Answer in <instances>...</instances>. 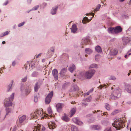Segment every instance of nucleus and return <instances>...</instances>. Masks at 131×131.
<instances>
[{"instance_id":"obj_33","label":"nucleus","mask_w":131,"mask_h":131,"mask_svg":"<svg viewBox=\"0 0 131 131\" xmlns=\"http://www.w3.org/2000/svg\"><path fill=\"white\" fill-rule=\"evenodd\" d=\"M69 82H65L62 86V88L63 89H65L68 86Z\"/></svg>"},{"instance_id":"obj_3","label":"nucleus","mask_w":131,"mask_h":131,"mask_svg":"<svg viewBox=\"0 0 131 131\" xmlns=\"http://www.w3.org/2000/svg\"><path fill=\"white\" fill-rule=\"evenodd\" d=\"M95 72V71L94 69L90 70L86 72L85 77L88 79H90L94 74Z\"/></svg>"},{"instance_id":"obj_4","label":"nucleus","mask_w":131,"mask_h":131,"mask_svg":"<svg viewBox=\"0 0 131 131\" xmlns=\"http://www.w3.org/2000/svg\"><path fill=\"white\" fill-rule=\"evenodd\" d=\"M53 95L52 91L50 92L47 96L45 100V103L47 104H49L50 102L51 98Z\"/></svg>"},{"instance_id":"obj_48","label":"nucleus","mask_w":131,"mask_h":131,"mask_svg":"<svg viewBox=\"0 0 131 131\" xmlns=\"http://www.w3.org/2000/svg\"><path fill=\"white\" fill-rule=\"evenodd\" d=\"M105 108L107 110H110V108L109 107V104L107 103L106 104L105 106Z\"/></svg>"},{"instance_id":"obj_42","label":"nucleus","mask_w":131,"mask_h":131,"mask_svg":"<svg viewBox=\"0 0 131 131\" xmlns=\"http://www.w3.org/2000/svg\"><path fill=\"white\" fill-rule=\"evenodd\" d=\"M101 56L99 54L96 55L95 57V59L96 61L98 60L100 58Z\"/></svg>"},{"instance_id":"obj_52","label":"nucleus","mask_w":131,"mask_h":131,"mask_svg":"<svg viewBox=\"0 0 131 131\" xmlns=\"http://www.w3.org/2000/svg\"><path fill=\"white\" fill-rule=\"evenodd\" d=\"M95 130L99 129L100 128V125H95Z\"/></svg>"},{"instance_id":"obj_56","label":"nucleus","mask_w":131,"mask_h":131,"mask_svg":"<svg viewBox=\"0 0 131 131\" xmlns=\"http://www.w3.org/2000/svg\"><path fill=\"white\" fill-rule=\"evenodd\" d=\"M24 23H25L24 22H22V23L19 24L18 25V26L19 27H20L21 26H23L24 25Z\"/></svg>"},{"instance_id":"obj_49","label":"nucleus","mask_w":131,"mask_h":131,"mask_svg":"<svg viewBox=\"0 0 131 131\" xmlns=\"http://www.w3.org/2000/svg\"><path fill=\"white\" fill-rule=\"evenodd\" d=\"M27 79V76H26L24 78H23L22 79V82H25L26 81Z\"/></svg>"},{"instance_id":"obj_57","label":"nucleus","mask_w":131,"mask_h":131,"mask_svg":"<svg viewBox=\"0 0 131 131\" xmlns=\"http://www.w3.org/2000/svg\"><path fill=\"white\" fill-rule=\"evenodd\" d=\"M82 105H84V106L85 107L86 106H87L88 105V103H82Z\"/></svg>"},{"instance_id":"obj_2","label":"nucleus","mask_w":131,"mask_h":131,"mask_svg":"<svg viewBox=\"0 0 131 131\" xmlns=\"http://www.w3.org/2000/svg\"><path fill=\"white\" fill-rule=\"evenodd\" d=\"M44 116L42 111L40 110H37L30 114L31 118H37L39 117L42 118H43Z\"/></svg>"},{"instance_id":"obj_27","label":"nucleus","mask_w":131,"mask_h":131,"mask_svg":"<svg viewBox=\"0 0 131 131\" xmlns=\"http://www.w3.org/2000/svg\"><path fill=\"white\" fill-rule=\"evenodd\" d=\"M71 129L72 131H78V128L75 126L72 125L71 126Z\"/></svg>"},{"instance_id":"obj_9","label":"nucleus","mask_w":131,"mask_h":131,"mask_svg":"<svg viewBox=\"0 0 131 131\" xmlns=\"http://www.w3.org/2000/svg\"><path fill=\"white\" fill-rule=\"evenodd\" d=\"M26 116L25 115H23L22 116L19 117V123L20 124L18 126L21 127V124L24 122V121L26 120Z\"/></svg>"},{"instance_id":"obj_53","label":"nucleus","mask_w":131,"mask_h":131,"mask_svg":"<svg viewBox=\"0 0 131 131\" xmlns=\"http://www.w3.org/2000/svg\"><path fill=\"white\" fill-rule=\"evenodd\" d=\"M104 131H111V128L110 127L105 129Z\"/></svg>"},{"instance_id":"obj_47","label":"nucleus","mask_w":131,"mask_h":131,"mask_svg":"<svg viewBox=\"0 0 131 131\" xmlns=\"http://www.w3.org/2000/svg\"><path fill=\"white\" fill-rule=\"evenodd\" d=\"M6 117V116H5L4 118H2V117L1 116V111L0 112V122H1L2 121H3L4 119H5Z\"/></svg>"},{"instance_id":"obj_50","label":"nucleus","mask_w":131,"mask_h":131,"mask_svg":"<svg viewBox=\"0 0 131 131\" xmlns=\"http://www.w3.org/2000/svg\"><path fill=\"white\" fill-rule=\"evenodd\" d=\"M39 7V5H37L36 6L32 8V10H37Z\"/></svg>"},{"instance_id":"obj_59","label":"nucleus","mask_w":131,"mask_h":131,"mask_svg":"<svg viewBox=\"0 0 131 131\" xmlns=\"http://www.w3.org/2000/svg\"><path fill=\"white\" fill-rule=\"evenodd\" d=\"M17 129V127L15 126L14 127L13 129V131H16Z\"/></svg>"},{"instance_id":"obj_60","label":"nucleus","mask_w":131,"mask_h":131,"mask_svg":"<svg viewBox=\"0 0 131 131\" xmlns=\"http://www.w3.org/2000/svg\"><path fill=\"white\" fill-rule=\"evenodd\" d=\"M41 54V53H39V54H38V55L36 56L35 57L36 58H38L40 56Z\"/></svg>"},{"instance_id":"obj_41","label":"nucleus","mask_w":131,"mask_h":131,"mask_svg":"<svg viewBox=\"0 0 131 131\" xmlns=\"http://www.w3.org/2000/svg\"><path fill=\"white\" fill-rule=\"evenodd\" d=\"M76 124L78 125H81L83 124V123L81 121H80L79 119L78 120V121L76 123Z\"/></svg>"},{"instance_id":"obj_58","label":"nucleus","mask_w":131,"mask_h":131,"mask_svg":"<svg viewBox=\"0 0 131 131\" xmlns=\"http://www.w3.org/2000/svg\"><path fill=\"white\" fill-rule=\"evenodd\" d=\"M16 64V62H15L14 61L12 63V65L13 66H15Z\"/></svg>"},{"instance_id":"obj_40","label":"nucleus","mask_w":131,"mask_h":131,"mask_svg":"<svg viewBox=\"0 0 131 131\" xmlns=\"http://www.w3.org/2000/svg\"><path fill=\"white\" fill-rule=\"evenodd\" d=\"M107 122H108L107 121L103 120L102 121L101 123L103 125L106 126L107 125Z\"/></svg>"},{"instance_id":"obj_39","label":"nucleus","mask_w":131,"mask_h":131,"mask_svg":"<svg viewBox=\"0 0 131 131\" xmlns=\"http://www.w3.org/2000/svg\"><path fill=\"white\" fill-rule=\"evenodd\" d=\"M88 122L90 123L93 122L94 121V118L92 117H89V119L88 120Z\"/></svg>"},{"instance_id":"obj_51","label":"nucleus","mask_w":131,"mask_h":131,"mask_svg":"<svg viewBox=\"0 0 131 131\" xmlns=\"http://www.w3.org/2000/svg\"><path fill=\"white\" fill-rule=\"evenodd\" d=\"M88 40L87 39H86L85 40H83L82 42V44H85V45H86L87 44L86 42Z\"/></svg>"},{"instance_id":"obj_38","label":"nucleus","mask_w":131,"mask_h":131,"mask_svg":"<svg viewBox=\"0 0 131 131\" xmlns=\"http://www.w3.org/2000/svg\"><path fill=\"white\" fill-rule=\"evenodd\" d=\"M97 65L95 64H91L89 67V68H96Z\"/></svg>"},{"instance_id":"obj_11","label":"nucleus","mask_w":131,"mask_h":131,"mask_svg":"<svg viewBox=\"0 0 131 131\" xmlns=\"http://www.w3.org/2000/svg\"><path fill=\"white\" fill-rule=\"evenodd\" d=\"M6 101V102H4L5 106L6 107H8L9 106H11L12 104V101L8 100V99H5Z\"/></svg>"},{"instance_id":"obj_24","label":"nucleus","mask_w":131,"mask_h":131,"mask_svg":"<svg viewBox=\"0 0 131 131\" xmlns=\"http://www.w3.org/2000/svg\"><path fill=\"white\" fill-rule=\"evenodd\" d=\"M117 53V51L115 50H112L110 52V54L112 55H114L116 54Z\"/></svg>"},{"instance_id":"obj_63","label":"nucleus","mask_w":131,"mask_h":131,"mask_svg":"<svg viewBox=\"0 0 131 131\" xmlns=\"http://www.w3.org/2000/svg\"><path fill=\"white\" fill-rule=\"evenodd\" d=\"M8 3V1H7L6 2H5L4 4V5H7Z\"/></svg>"},{"instance_id":"obj_30","label":"nucleus","mask_w":131,"mask_h":131,"mask_svg":"<svg viewBox=\"0 0 131 131\" xmlns=\"http://www.w3.org/2000/svg\"><path fill=\"white\" fill-rule=\"evenodd\" d=\"M48 113L50 115V117H51V115L52 114V112L50 107H49L48 108Z\"/></svg>"},{"instance_id":"obj_55","label":"nucleus","mask_w":131,"mask_h":131,"mask_svg":"<svg viewBox=\"0 0 131 131\" xmlns=\"http://www.w3.org/2000/svg\"><path fill=\"white\" fill-rule=\"evenodd\" d=\"M9 33V32L8 31H6L3 34L2 36H4L6 35H8Z\"/></svg>"},{"instance_id":"obj_19","label":"nucleus","mask_w":131,"mask_h":131,"mask_svg":"<svg viewBox=\"0 0 131 131\" xmlns=\"http://www.w3.org/2000/svg\"><path fill=\"white\" fill-rule=\"evenodd\" d=\"M76 111V108L75 107L71 108L70 111V116L72 117L75 114Z\"/></svg>"},{"instance_id":"obj_17","label":"nucleus","mask_w":131,"mask_h":131,"mask_svg":"<svg viewBox=\"0 0 131 131\" xmlns=\"http://www.w3.org/2000/svg\"><path fill=\"white\" fill-rule=\"evenodd\" d=\"M71 32L73 33H75L77 30V26L75 24L73 25L72 27L71 28Z\"/></svg>"},{"instance_id":"obj_35","label":"nucleus","mask_w":131,"mask_h":131,"mask_svg":"<svg viewBox=\"0 0 131 131\" xmlns=\"http://www.w3.org/2000/svg\"><path fill=\"white\" fill-rule=\"evenodd\" d=\"M32 63V62H31V63H30V64H29L28 63L27 64L26 66H25V69L26 70L27 69V68L28 66L29 67V68H30V67H31L32 68H34V67L33 65H31V66L30 67V65Z\"/></svg>"},{"instance_id":"obj_29","label":"nucleus","mask_w":131,"mask_h":131,"mask_svg":"<svg viewBox=\"0 0 131 131\" xmlns=\"http://www.w3.org/2000/svg\"><path fill=\"white\" fill-rule=\"evenodd\" d=\"M72 87L73 89V90L75 91H76L79 90V88L76 84L73 85Z\"/></svg>"},{"instance_id":"obj_6","label":"nucleus","mask_w":131,"mask_h":131,"mask_svg":"<svg viewBox=\"0 0 131 131\" xmlns=\"http://www.w3.org/2000/svg\"><path fill=\"white\" fill-rule=\"evenodd\" d=\"M112 125L117 129H119L120 127H121L122 126V123L119 121H115L114 123H112Z\"/></svg>"},{"instance_id":"obj_61","label":"nucleus","mask_w":131,"mask_h":131,"mask_svg":"<svg viewBox=\"0 0 131 131\" xmlns=\"http://www.w3.org/2000/svg\"><path fill=\"white\" fill-rule=\"evenodd\" d=\"M90 93V92H89V91H88V92H87V93H86L84 95V96H85L86 95H88Z\"/></svg>"},{"instance_id":"obj_20","label":"nucleus","mask_w":131,"mask_h":131,"mask_svg":"<svg viewBox=\"0 0 131 131\" xmlns=\"http://www.w3.org/2000/svg\"><path fill=\"white\" fill-rule=\"evenodd\" d=\"M58 7V6H57L55 8H53L51 10V14L52 15L55 14L57 10Z\"/></svg>"},{"instance_id":"obj_16","label":"nucleus","mask_w":131,"mask_h":131,"mask_svg":"<svg viewBox=\"0 0 131 131\" xmlns=\"http://www.w3.org/2000/svg\"><path fill=\"white\" fill-rule=\"evenodd\" d=\"M14 85L13 84V82H10V83L8 85L7 91H11Z\"/></svg>"},{"instance_id":"obj_34","label":"nucleus","mask_w":131,"mask_h":131,"mask_svg":"<svg viewBox=\"0 0 131 131\" xmlns=\"http://www.w3.org/2000/svg\"><path fill=\"white\" fill-rule=\"evenodd\" d=\"M14 93H13L10 95V97H9L8 99H8V100H10L12 101L14 99Z\"/></svg>"},{"instance_id":"obj_32","label":"nucleus","mask_w":131,"mask_h":131,"mask_svg":"<svg viewBox=\"0 0 131 131\" xmlns=\"http://www.w3.org/2000/svg\"><path fill=\"white\" fill-rule=\"evenodd\" d=\"M85 51L87 54H90L92 52V50L89 48H86L85 49Z\"/></svg>"},{"instance_id":"obj_7","label":"nucleus","mask_w":131,"mask_h":131,"mask_svg":"<svg viewBox=\"0 0 131 131\" xmlns=\"http://www.w3.org/2000/svg\"><path fill=\"white\" fill-rule=\"evenodd\" d=\"M64 106V104L58 103L56 105V107L57 111L59 112H62V107Z\"/></svg>"},{"instance_id":"obj_28","label":"nucleus","mask_w":131,"mask_h":131,"mask_svg":"<svg viewBox=\"0 0 131 131\" xmlns=\"http://www.w3.org/2000/svg\"><path fill=\"white\" fill-rule=\"evenodd\" d=\"M39 75V73L38 72L35 71L32 73V77H35L38 76Z\"/></svg>"},{"instance_id":"obj_36","label":"nucleus","mask_w":131,"mask_h":131,"mask_svg":"<svg viewBox=\"0 0 131 131\" xmlns=\"http://www.w3.org/2000/svg\"><path fill=\"white\" fill-rule=\"evenodd\" d=\"M92 99V97L91 96H89L88 98H86L84 101H85L89 102L91 101Z\"/></svg>"},{"instance_id":"obj_44","label":"nucleus","mask_w":131,"mask_h":131,"mask_svg":"<svg viewBox=\"0 0 131 131\" xmlns=\"http://www.w3.org/2000/svg\"><path fill=\"white\" fill-rule=\"evenodd\" d=\"M78 118H74L72 119V121L74 123L76 124L78 121Z\"/></svg>"},{"instance_id":"obj_14","label":"nucleus","mask_w":131,"mask_h":131,"mask_svg":"<svg viewBox=\"0 0 131 131\" xmlns=\"http://www.w3.org/2000/svg\"><path fill=\"white\" fill-rule=\"evenodd\" d=\"M41 85V84L40 82H37L36 84L34 86V90L35 92L38 91Z\"/></svg>"},{"instance_id":"obj_5","label":"nucleus","mask_w":131,"mask_h":131,"mask_svg":"<svg viewBox=\"0 0 131 131\" xmlns=\"http://www.w3.org/2000/svg\"><path fill=\"white\" fill-rule=\"evenodd\" d=\"M24 88L25 89H26L25 93L26 94L28 95L29 93L31 91V89L29 88V87H28V89H27V86L24 83V82H22L21 84V90Z\"/></svg>"},{"instance_id":"obj_15","label":"nucleus","mask_w":131,"mask_h":131,"mask_svg":"<svg viewBox=\"0 0 131 131\" xmlns=\"http://www.w3.org/2000/svg\"><path fill=\"white\" fill-rule=\"evenodd\" d=\"M123 43L124 45H126L128 43L130 40L131 39L128 37H126L124 38L123 39Z\"/></svg>"},{"instance_id":"obj_26","label":"nucleus","mask_w":131,"mask_h":131,"mask_svg":"<svg viewBox=\"0 0 131 131\" xmlns=\"http://www.w3.org/2000/svg\"><path fill=\"white\" fill-rule=\"evenodd\" d=\"M75 69V65L74 64H72L71 66L70 67L69 70L71 72H72Z\"/></svg>"},{"instance_id":"obj_18","label":"nucleus","mask_w":131,"mask_h":131,"mask_svg":"<svg viewBox=\"0 0 131 131\" xmlns=\"http://www.w3.org/2000/svg\"><path fill=\"white\" fill-rule=\"evenodd\" d=\"M67 68H63L61 70L60 74L61 76H63L65 74V73L67 71Z\"/></svg>"},{"instance_id":"obj_54","label":"nucleus","mask_w":131,"mask_h":131,"mask_svg":"<svg viewBox=\"0 0 131 131\" xmlns=\"http://www.w3.org/2000/svg\"><path fill=\"white\" fill-rule=\"evenodd\" d=\"M110 79H111L113 80H114L116 79V78L114 76H111L109 78Z\"/></svg>"},{"instance_id":"obj_1","label":"nucleus","mask_w":131,"mask_h":131,"mask_svg":"<svg viewBox=\"0 0 131 131\" xmlns=\"http://www.w3.org/2000/svg\"><path fill=\"white\" fill-rule=\"evenodd\" d=\"M112 92L110 95V98L112 100H116L120 97L121 96V90L118 88L114 89L113 87L111 88Z\"/></svg>"},{"instance_id":"obj_64","label":"nucleus","mask_w":131,"mask_h":131,"mask_svg":"<svg viewBox=\"0 0 131 131\" xmlns=\"http://www.w3.org/2000/svg\"><path fill=\"white\" fill-rule=\"evenodd\" d=\"M54 48L53 47H52L51 48V50L52 52H53L54 51Z\"/></svg>"},{"instance_id":"obj_31","label":"nucleus","mask_w":131,"mask_h":131,"mask_svg":"<svg viewBox=\"0 0 131 131\" xmlns=\"http://www.w3.org/2000/svg\"><path fill=\"white\" fill-rule=\"evenodd\" d=\"M6 116L8 114V113L11 112V110L10 108H9L8 107H6Z\"/></svg>"},{"instance_id":"obj_21","label":"nucleus","mask_w":131,"mask_h":131,"mask_svg":"<svg viewBox=\"0 0 131 131\" xmlns=\"http://www.w3.org/2000/svg\"><path fill=\"white\" fill-rule=\"evenodd\" d=\"M62 119L63 120L66 122H68L69 120V118H68V117L65 114H64V116L62 117Z\"/></svg>"},{"instance_id":"obj_22","label":"nucleus","mask_w":131,"mask_h":131,"mask_svg":"<svg viewBox=\"0 0 131 131\" xmlns=\"http://www.w3.org/2000/svg\"><path fill=\"white\" fill-rule=\"evenodd\" d=\"M108 32L109 33H111L112 34H115L114 32V28L112 27L109 28L107 30Z\"/></svg>"},{"instance_id":"obj_37","label":"nucleus","mask_w":131,"mask_h":131,"mask_svg":"<svg viewBox=\"0 0 131 131\" xmlns=\"http://www.w3.org/2000/svg\"><path fill=\"white\" fill-rule=\"evenodd\" d=\"M101 5L100 4H99L97 5V6L96 8L94 10V12L95 13L99 10L100 7H101Z\"/></svg>"},{"instance_id":"obj_23","label":"nucleus","mask_w":131,"mask_h":131,"mask_svg":"<svg viewBox=\"0 0 131 131\" xmlns=\"http://www.w3.org/2000/svg\"><path fill=\"white\" fill-rule=\"evenodd\" d=\"M95 50L97 52L99 53L102 52L101 48V47L99 46H97L95 47Z\"/></svg>"},{"instance_id":"obj_62","label":"nucleus","mask_w":131,"mask_h":131,"mask_svg":"<svg viewBox=\"0 0 131 131\" xmlns=\"http://www.w3.org/2000/svg\"><path fill=\"white\" fill-rule=\"evenodd\" d=\"M93 91V88L91 89L89 91L90 93L92 92Z\"/></svg>"},{"instance_id":"obj_13","label":"nucleus","mask_w":131,"mask_h":131,"mask_svg":"<svg viewBox=\"0 0 131 131\" xmlns=\"http://www.w3.org/2000/svg\"><path fill=\"white\" fill-rule=\"evenodd\" d=\"M125 90L128 93H131V85L129 84L125 85Z\"/></svg>"},{"instance_id":"obj_10","label":"nucleus","mask_w":131,"mask_h":131,"mask_svg":"<svg viewBox=\"0 0 131 131\" xmlns=\"http://www.w3.org/2000/svg\"><path fill=\"white\" fill-rule=\"evenodd\" d=\"M122 29L119 26H117L114 28V32L115 34H117L121 32L122 31Z\"/></svg>"},{"instance_id":"obj_43","label":"nucleus","mask_w":131,"mask_h":131,"mask_svg":"<svg viewBox=\"0 0 131 131\" xmlns=\"http://www.w3.org/2000/svg\"><path fill=\"white\" fill-rule=\"evenodd\" d=\"M34 101L35 102L38 101V97L36 94H35L34 95Z\"/></svg>"},{"instance_id":"obj_45","label":"nucleus","mask_w":131,"mask_h":131,"mask_svg":"<svg viewBox=\"0 0 131 131\" xmlns=\"http://www.w3.org/2000/svg\"><path fill=\"white\" fill-rule=\"evenodd\" d=\"M39 129L41 131H44L45 129V128L43 126H40L39 128Z\"/></svg>"},{"instance_id":"obj_8","label":"nucleus","mask_w":131,"mask_h":131,"mask_svg":"<svg viewBox=\"0 0 131 131\" xmlns=\"http://www.w3.org/2000/svg\"><path fill=\"white\" fill-rule=\"evenodd\" d=\"M52 73L53 75L55 81H56L58 79V73L57 70L54 69L52 71Z\"/></svg>"},{"instance_id":"obj_25","label":"nucleus","mask_w":131,"mask_h":131,"mask_svg":"<svg viewBox=\"0 0 131 131\" xmlns=\"http://www.w3.org/2000/svg\"><path fill=\"white\" fill-rule=\"evenodd\" d=\"M89 21L88 17H85L82 20V22L83 23L85 24L88 22Z\"/></svg>"},{"instance_id":"obj_12","label":"nucleus","mask_w":131,"mask_h":131,"mask_svg":"<svg viewBox=\"0 0 131 131\" xmlns=\"http://www.w3.org/2000/svg\"><path fill=\"white\" fill-rule=\"evenodd\" d=\"M48 127L50 129H53L55 128V124L53 122H50L48 123Z\"/></svg>"},{"instance_id":"obj_46","label":"nucleus","mask_w":131,"mask_h":131,"mask_svg":"<svg viewBox=\"0 0 131 131\" xmlns=\"http://www.w3.org/2000/svg\"><path fill=\"white\" fill-rule=\"evenodd\" d=\"M95 125H91L90 126V128L91 130H95Z\"/></svg>"}]
</instances>
